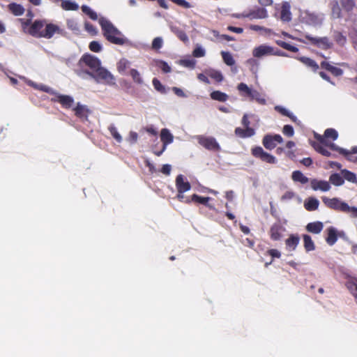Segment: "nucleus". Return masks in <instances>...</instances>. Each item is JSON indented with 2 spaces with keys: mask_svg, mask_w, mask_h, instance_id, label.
<instances>
[{
  "mask_svg": "<svg viewBox=\"0 0 357 357\" xmlns=\"http://www.w3.org/2000/svg\"><path fill=\"white\" fill-rule=\"evenodd\" d=\"M162 39L160 37H156L152 41V48L159 50L162 47Z\"/></svg>",
  "mask_w": 357,
  "mask_h": 357,
  "instance_id": "864d4df0",
  "label": "nucleus"
},
{
  "mask_svg": "<svg viewBox=\"0 0 357 357\" xmlns=\"http://www.w3.org/2000/svg\"><path fill=\"white\" fill-rule=\"evenodd\" d=\"M28 33L35 38L50 39L55 33H61L62 30L56 24H47L45 20H36L29 25Z\"/></svg>",
  "mask_w": 357,
  "mask_h": 357,
  "instance_id": "f257e3e1",
  "label": "nucleus"
},
{
  "mask_svg": "<svg viewBox=\"0 0 357 357\" xmlns=\"http://www.w3.org/2000/svg\"><path fill=\"white\" fill-rule=\"evenodd\" d=\"M211 199V197H201L197 194L192 195L190 198H187L185 201V203L190 204L191 202L204 204L208 207L210 209H213L214 207L208 204V201Z\"/></svg>",
  "mask_w": 357,
  "mask_h": 357,
  "instance_id": "f3484780",
  "label": "nucleus"
},
{
  "mask_svg": "<svg viewBox=\"0 0 357 357\" xmlns=\"http://www.w3.org/2000/svg\"><path fill=\"white\" fill-rule=\"evenodd\" d=\"M348 288L357 300V282H350L349 283Z\"/></svg>",
  "mask_w": 357,
  "mask_h": 357,
  "instance_id": "680f3d73",
  "label": "nucleus"
},
{
  "mask_svg": "<svg viewBox=\"0 0 357 357\" xmlns=\"http://www.w3.org/2000/svg\"><path fill=\"white\" fill-rule=\"evenodd\" d=\"M221 55L224 62L227 66H231L235 64V60L234 59L231 53L222 51L221 52Z\"/></svg>",
  "mask_w": 357,
  "mask_h": 357,
  "instance_id": "ea45409f",
  "label": "nucleus"
},
{
  "mask_svg": "<svg viewBox=\"0 0 357 357\" xmlns=\"http://www.w3.org/2000/svg\"><path fill=\"white\" fill-rule=\"evenodd\" d=\"M85 30L89 33L91 36H96L98 33L97 29L90 22H86L84 23Z\"/></svg>",
  "mask_w": 357,
  "mask_h": 357,
  "instance_id": "3c124183",
  "label": "nucleus"
},
{
  "mask_svg": "<svg viewBox=\"0 0 357 357\" xmlns=\"http://www.w3.org/2000/svg\"><path fill=\"white\" fill-rule=\"evenodd\" d=\"M234 132L236 135L241 138L250 137L255 134V129L252 128H245V129H243L241 128L238 127L235 129Z\"/></svg>",
  "mask_w": 357,
  "mask_h": 357,
  "instance_id": "4be33fe9",
  "label": "nucleus"
},
{
  "mask_svg": "<svg viewBox=\"0 0 357 357\" xmlns=\"http://www.w3.org/2000/svg\"><path fill=\"white\" fill-rule=\"evenodd\" d=\"M319 202L317 198L309 197L304 202V207L308 211H314L318 209Z\"/></svg>",
  "mask_w": 357,
  "mask_h": 357,
  "instance_id": "393cba45",
  "label": "nucleus"
},
{
  "mask_svg": "<svg viewBox=\"0 0 357 357\" xmlns=\"http://www.w3.org/2000/svg\"><path fill=\"white\" fill-rule=\"evenodd\" d=\"M346 213H350L352 218H357V207L349 206L348 211Z\"/></svg>",
  "mask_w": 357,
  "mask_h": 357,
  "instance_id": "774afa93",
  "label": "nucleus"
},
{
  "mask_svg": "<svg viewBox=\"0 0 357 357\" xmlns=\"http://www.w3.org/2000/svg\"><path fill=\"white\" fill-rule=\"evenodd\" d=\"M282 132L287 137H292L294 134V128L290 125H285L283 127Z\"/></svg>",
  "mask_w": 357,
  "mask_h": 357,
  "instance_id": "5fc2aeb1",
  "label": "nucleus"
},
{
  "mask_svg": "<svg viewBox=\"0 0 357 357\" xmlns=\"http://www.w3.org/2000/svg\"><path fill=\"white\" fill-rule=\"evenodd\" d=\"M275 110L284 116L289 117L293 122H296L297 121V118L292 113L289 112L286 108L277 105L275 107Z\"/></svg>",
  "mask_w": 357,
  "mask_h": 357,
  "instance_id": "72a5a7b5",
  "label": "nucleus"
},
{
  "mask_svg": "<svg viewBox=\"0 0 357 357\" xmlns=\"http://www.w3.org/2000/svg\"><path fill=\"white\" fill-rule=\"evenodd\" d=\"M242 16L250 20L264 19L268 17V13L264 8H257V9L250 10L246 13V15H243Z\"/></svg>",
  "mask_w": 357,
  "mask_h": 357,
  "instance_id": "ddd939ff",
  "label": "nucleus"
},
{
  "mask_svg": "<svg viewBox=\"0 0 357 357\" xmlns=\"http://www.w3.org/2000/svg\"><path fill=\"white\" fill-rule=\"evenodd\" d=\"M305 38L313 45L323 50H328L332 47V43L330 42L328 37L317 38L310 35H305Z\"/></svg>",
  "mask_w": 357,
  "mask_h": 357,
  "instance_id": "9d476101",
  "label": "nucleus"
},
{
  "mask_svg": "<svg viewBox=\"0 0 357 357\" xmlns=\"http://www.w3.org/2000/svg\"><path fill=\"white\" fill-rule=\"evenodd\" d=\"M342 174L344 180L345 179V180H347L349 182L354 183H357L356 175L354 172H350L347 169H344L342 171Z\"/></svg>",
  "mask_w": 357,
  "mask_h": 357,
  "instance_id": "4c0bfd02",
  "label": "nucleus"
},
{
  "mask_svg": "<svg viewBox=\"0 0 357 357\" xmlns=\"http://www.w3.org/2000/svg\"><path fill=\"white\" fill-rule=\"evenodd\" d=\"M310 185L312 190H321L323 192H327L331 189V185L329 182L323 180H318L313 178L310 181Z\"/></svg>",
  "mask_w": 357,
  "mask_h": 357,
  "instance_id": "2eb2a0df",
  "label": "nucleus"
},
{
  "mask_svg": "<svg viewBox=\"0 0 357 357\" xmlns=\"http://www.w3.org/2000/svg\"><path fill=\"white\" fill-rule=\"evenodd\" d=\"M340 4L347 12L351 11L355 7V2L353 0H340Z\"/></svg>",
  "mask_w": 357,
  "mask_h": 357,
  "instance_id": "79ce46f5",
  "label": "nucleus"
},
{
  "mask_svg": "<svg viewBox=\"0 0 357 357\" xmlns=\"http://www.w3.org/2000/svg\"><path fill=\"white\" fill-rule=\"evenodd\" d=\"M59 103L61 104L63 108L69 109L72 107L74 103V99L72 96L68 95H62L59 97Z\"/></svg>",
  "mask_w": 357,
  "mask_h": 357,
  "instance_id": "bb28decb",
  "label": "nucleus"
},
{
  "mask_svg": "<svg viewBox=\"0 0 357 357\" xmlns=\"http://www.w3.org/2000/svg\"><path fill=\"white\" fill-rule=\"evenodd\" d=\"M280 19L283 22H289L291 20L290 5L288 2H284L281 7Z\"/></svg>",
  "mask_w": 357,
  "mask_h": 357,
  "instance_id": "aec40b11",
  "label": "nucleus"
},
{
  "mask_svg": "<svg viewBox=\"0 0 357 357\" xmlns=\"http://www.w3.org/2000/svg\"><path fill=\"white\" fill-rule=\"evenodd\" d=\"M8 10L15 16H20L24 14V7L16 3H10L8 5Z\"/></svg>",
  "mask_w": 357,
  "mask_h": 357,
  "instance_id": "a878e982",
  "label": "nucleus"
},
{
  "mask_svg": "<svg viewBox=\"0 0 357 357\" xmlns=\"http://www.w3.org/2000/svg\"><path fill=\"white\" fill-rule=\"evenodd\" d=\"M250 100H255L260 104H265L266 100L261 97L260 93L257 90H253L252 94L250 96Z\"/></svg>",
  "mask_w": 357,
  "mask_h": 357,
  "instance_id": "09e8293b",
  "label": "nucleus"
},
{
  "mask_svg": "<svg viewBox=\"0 0 357 357\" xmlns=\"http://www.w3.org/2000/svg\"><path fill=\"white\" fill-rule=\"evenodd\" d=\"M82 63L91 70V73H94L101 66L100 59L89 54H84L81 57L79 63L82 64Z\"/></svg>",
  "mask_w": 357,
  "mask_h": 357,
  "instance_id": "423d86ee",
  "label": "nucleus"
},
{
  "mask_svg": "<svg viewBox=\"0 0 357 357\" xmlns=\"http://www.w3.org/2000/svg\"><path fill=\"white\" fill-rule=\"evenodd\" d=\"M273 53V47L266 45L256 47L252 51L253 56L257 58H260L265 55H271Z\"/></svg>",
  "mask_w": 357,
  "mask_h": 357,
  "instance_id": "dca6fc26",
  "label": "nucleus"
},
{
  "mask_svg": "<svg viewBox=\"0 0 357 357\" xmlns=\"http://www.w3.org/2000/svg\"><path fill=\"white\" fill-rule=\"evenodd\" d=\"M208 75L217 82H221L223 80V75L220 71L213 70Z\"/></svg>",
  "mask_w": 357,
  "mask_h": 357,
  "instance_id": "603ef678",
  "label": "nucleus"
},
{
  "mask_svg": "<svg viewBox=\"0 0 357 357\" xmlns=\"http://www.w3.org/2000/svg\"><path fill=\"white\" fill-rule=\"evenodd\" d=\"M170 1L182 8H191V4L189 2L186 1L185 0H170Z\"/></svg>",
  "mask_w": 357,
  "mask_h": 357,
  "instance_id": "6e6d98bb",
  "label": "nucleus"
},
{
  "mask_svg": "<svg viewBox=\"0 0 357 357\" xmlns=\"http://www.w3.org/2000/svg\"><path fill=\"white\" fill-rule=\"evenodd\" d=\"M282 142L283 139L280 135H266L263 137L262 144L266 149L273 150L278 144H281Z\"/></svg>",
  "mask_w": 357,
  "mask_h": 357,
  "instance_id": "6e6552de",
  "label": "nucleus"
},
{
  "mask_svg": "<svg viewBox=\"0 0 357 357\" xmlns=\"http://www.w3.org/2000/svg\"><path fill=\"white\" fill-rule=\"evenodd\" d=\"M156 66L160 68L162 72L165 73H168L171 72V67L168 65V63L165 61H156Z\"/></svg>",
  "mask_w": 357,
  "mask_h": 357,
  "instance_id": "de8ad7c7",
  "label": "nucleus"
},
{
  "mask_svg": "<svg viewBox=\"0 0 357 357\" xmlns=\"http://www.w3.org/2000/svg\"><path fill=\"white\" fill-rule=\"evenodd\" d=\"M130 62L126 59H121L117 63V69L120 73H123L129 66Z\"/></svg>",
  "mask_w": 357,
  "mask_h": 357,
  "instance_id": "a18cd8bd",
  "label": "nucleus"
},
{
  "mask_svg": "<svg viewBox=\"0 0 357 357\" xmlns=\"http://www.w3.org/2000/svg\"><path fill=\"white\" fill-rule=\"evenodd\" d=\"M130 75L131 76L133 82H135L136 84H143V82H144L143 79L142 78L140 73H139V71L137 70L134 69V68L131 69L130 70Z\"/></svg>",
  "mask_w": 357,
  "mask_h": 357,
  "instance_id": "a19ab883",
  "label": "nucleus"
},
{
  "mask_svg": "<svg viewBox=\"0 0 357 357\" xmlns=\"http://www.w3.org/2000/svg\"><path fill=\"white\" fill-rule=\"evenodd\" d=\"M171 170H172V167L170 165H168V164H166V165H163L162 168H161V170L160 172L165 174V175H169L170 173H171Z\"/></svg>",
  "mask_w": 357,
  "mask_h": 357,
  "instance_id": "338daca9",
  "label": "nucleus"
},
{
  "mask_svg": "<svg viewBox=\"0 0 357 357\" xmlns=\"http://www.w3.org/2000/svg\"><path fill=\"white\" fill-rule=\"evenodd\" d=\"M329 181L336 186L342 185L344 182L343 176L337 173L332 174L329 177Z\"/></svg>",
  "mask_w": 357,
  "mask_h": 357,
  "instance_id": "f704fd0d",
  "label": "nucleus"
},
{
  "mask_svg": "<svg viewBox=\"0 0 357 357\" xmlns=\"http://www.w3.org/2000/svg\"><path fill=\"white\" fill-rule=\"evenodd\" d=\"M285 231L286 228L280 222H278L271 226L268 234L272 241H279L282 239Z\"/></svg>",
  "mask_w": 357,
  "mask_h": 357,
  "instance_id": "0eeeda50",
  "label": "nucleus"
},
{
  "mask_svg": "<svg viewBox=\"0 0 357 357\" xmlns=\"http://www.w3.org/2000/svg\"><path fill=\"white\" fill-rule=\"evenodd\" d=\"M61 8L65 10H77L79 6L71 0H61Z\"/></svg>",
  "mask_w": 357,
  "mask_h": 357,
  "instance_id": "473e14b6",
  "label": "nucleus"
},
{
  "mask_svg": "<svg viewBox=\"0 0 357 357\" xmlns=\"http://www.w3.org/2000/svg\"><path fill=\"white\" fill-rule=\"evenodd\" d=\"M303 240L304 243V248L306 252H310L315 249V245L312 240V238L308 234L303 235Z\"/></svg>",
  "mask_w": 357,
  "mask_h": 357,
  "instance_id": "2f4dec72",
  "label": "nucleus"
},
{
  "mask_svg": "<svg viewBox=\"0 0 357 357\" xmlns=\"http://www.w3.org/2000/svg\"><path fill=\"white\" fill-rule=\"evenodd\" d=\"M176 187L178 192H185L190 190V183L185 178L184 176L179 174L176 178Z\"/></svg>",
  "mask_w": 357,
  "mask_h": 357,
  "instance_id": "4468645a",
  "label": "nucleus"
},
{
  "mask_svg": "<svg viewBox=\"0 0 357 357\" xmlns=\"http://www.w3.org/2000/svg\"><path fill=\"white\" fill-rule=\"evenodd\" d=\"M82 11L88 15L92 20H98V15L97 13L93 11L90 7H89L86 5H83L81 7Z\"/></svg>",
  "mask_w": 357,
  "mask_h": 357,
  "instance_id": "58836bf2",
  "label": "nucleus"
},
{
  "mask_svg": "<svg viewBox=\"0 0 357 357\" xmlns=\"http://www.w3.org/2000/svg\"><path fill=\"white\" fill-rule=\"evenodd\" d=\"M181 63L183 66L190 68H194L196 64L195 61L192 59H184Z\"/></svg>",
  "mask_w": 357,
  "mask_h": 357,
  "instance_id": "052dcab7",
  "label": "nucleus"
},
{
  "mask_svg": "<svg viewBox=\"0 0 357 357\" xmlns=\"http://www.w3.org/2000/svg\"><path fill=\"white\" fill-rule=\"evenodd\" d=\"M324 225L319 221L310 222L306 226V230L314 234H319L322 231Z\"/></svg>",
  "mask_w": 357,
  "mask_h": 357,
  "instance_id": "b1692460",
  "label": "nucleus"
},
{
  "mask_svg": "<svg viewBox=\"0 0 357 357\" xmlns=\"http://www.w3.org/2000/svg\"><path fill=\"white\" fill-rule=\"evenodd\" d=\"M251 153L253 157L259 159L261 161L268 164H276L278 160L276 158L265 151L262 147L259 146H254L251 149Z\"/></svg>",
  "mask_w": 357,
  "mask_h": 357,
  "instance_id": "20e7f679",
  "label": "nucleus"
},
{
  "mask_svg": "<svg viewBox=\"0 0 357 357\" xmlns=\"http://www.w3.org/2000/svg\"><path fill=\"white\" fill-rule=\"evenodd\" d=\"M192 55L197 58L202 57L205 55V50L201 47H197L193 50Z\"/></svg>",
  "mask_w": 357,
  "mask_h": 357,
  "instance_id": "bf43d9fd",
  "label": "nucleus"
},
{
  "mask_svg": "<svg viewBox=\"0 0 357 357\" xmlns=\"http://www.w3.org/2000/svg\"><path fill=\"white\" fill-rule=\"evenodd\" d=\"M160 139L163 143V150H165L166 146L173 142L174 137L168 129L163 128L160 132Z\"/></svg>",
  "mask_w": 357,
  "mask_h": 357,
  "instance_id": "5701e85b",
  "label": "nucleus"
},
{
  "mask_svg": "<svg viewBox=\"0 0 357 357\" xmlns=\"http://www.w3.org/2000/svg\"><path fill=\"white\" fill-rule=\"evenodd\" d=\"M210 96L212 100L222 102H226L229 98V96L227 93L220 91H213L211 93Z\"/></svg>",
  "mask_w": 357,
  "mask_h": 357,
  "instance_id": "c85d7f7f",
  "label": "nucleus"
},
{
  "mask_svg": "<svg viewBox=\"0 0 357 357\" xmlns=\"http://www.w3.org/2000/svg\"><path fill=\"white\" fill-rule=\"evenodd\" d=\"M98 82H102L107 84H114V77L107 69L100 67L94 73L86 72Z\"/></svg>",
  "mask_w": 357,
  "mask_h": 357,
  "instance_id": "39448f33",
  "label": "nucleus"
},
{
  "mask_svg": "<svg viewBox=\"0 0 357 357\" xmlns=\"http://www.w3.org/2000/svg\"><path fill=\"white\" fill-rule=\"evenodd\" d=\"M89 50L93 52H100L102 50L101 44L96 40L91 41L89 45Z\"/></svg>",
  "mask_w": 357,
  "mask_h": 357,
  "instance_id": "8fccbe9b",
  "label": "nucleus"
},
{
  "mask_svg": "<svg viewBox=\"0 0 357 357\" xmlns=\"http://www.w3.org/2000/svg\"><path fill=\"white\" fill-rule=\"evenodd\" d=\"M324 144L326 146H328L330 149H331L333 151H337L342 155H344L345 156L349 155V151H347L342 148L337 146L334 143H330V144L326 143Z\"/></svg>",
  "mask_w": 357,
  "mask_h": 357,
  "instance_id": "c03bdc74",
  "label": "nucleus"
},
{
  "mask_svg": "<svg viewBox=\"0 0 357 357\" xmlns=\"http://www.w3.org/2000/svg\"><path fill=\"white\" fill-rule=\"evenodd\" d=\"M276 44L279 45L280 47L284 48V50H287L288 51H290L291 52H298V48L296 46L291 45V44H289L283 40H276Z\"/></svg>",
  "mask_w": 357,
  "mask_h": 357,
  "instance_id": "e433bc0d",
  "label": "nucleus"
},
{
  "mask_svg": "<svg viewBox=\"0 0 357 357\" xmlns=\"http://www.w3.org/2000/svg\"><path fill=\"white\" fill-rule=\"evenodd\" d=\"M291 178L295 182H300L302 184H305L308 182L309 179L307 177L298 170H296L292 172Z\"/></svg>",
  "mask_w": 357,
  "mask_h": 357,
  "instance_id": "c756f323",
  "label": "nucleus"
},
{
  "mask_svg": "<svg viewBox=\"0 0 357 357\" xmlns=\"http://www.w3.org/2000/svg\"><path fill=\"white\" fill-rule=\"evenodd\" d=\"M75 115L82 121H87L91 110L86 105L77 102L76 106L73 108Z\"/></svg>",
  "mask_w": 357,
  "mask_h": 357,
  "instance_id": "9b49d317",
  "label": "nucleus"
},
{
  "mask_svg": "<svg viewBox=\"0 0 357 357\" xmlns=\"http://www.w3.org/2000/svg\"><path fill=\"white\" fill-rule=\"evenodd\" d=\"M324 144H317V143H315L314 142L312 146L314 147V149L319 153H321V155H324V156H326V157H330L331 156V153L327 150L326 149V147H324Z\"/></svg>",
  "mask_w": 357,
  "mask_h": 357,
  "instance_id": "c9c22d12",
  "label": "nucleus"
},
{
  "mask_svg": "<svg viewBox=\"0 0 357 357\" xmlns=\"http://www.w3.org/2000/svg\"><path fill=\"white\" fill-rule=\"evenodd\" d=\"M250 29L251 30H252V31H263L266 33H270L271 32V30L269 29H267V28H265L264 26H259V25H255V24H251L250 26Z\"/></svg>",
  "mask_w": 357,
  "mask_h": 357,
  "instance_id": "13d9d810",
  "label": "nucleus"
},
{
  "mask_svg": "<svg viewBox=\"0 0 357 357\" xmlns=\"http://www.w3.org/2000/svg\"><path fill=\"white\" fill-rule=\"evenodd\" d=\"M297 59L302 63L310 68L314 73H317L319 68L318 63L311 58L307 56L297 57Z\"/></svg>",
  "mask_w": 357,
  "mask_h": 357,
  "instance_id": "6ab92c4d",
  "label": "nucleus"
},
{
  "mask_svg": "<svg viewBox=\"0 0 357 357\" xmlns=\"http://www.w3.org/2000/svg\"><path fill=\"white\" fill-rule=\"evenodd\" d=\"M199 144L209 151H219L220 146L215 139L212 137L200 136L198 137Z\"/></svg>",
  "mask_w": 357,
  "mask_h": 357,
  "instance_id": "1a4fd4ad",
  "label": "nucleus"
},
{
  "mask_svg": "<svg viewBox=\"0 0 357 357\" xmlns=\"http://www.w3.org/2000/svg\"><path fill=\"white\" fill-rule=\"evenodd\" d=\"M267 254L271 256L273 258H280L281 253L276 249H270L267 251Z\"/></svg>",
  "mask_w": 357,
  "mask_h": 357,
  "instance_id": "69168bd1",
  "label": "nucleus"
},
{
  "mask_svg": "<svg viewBox=\"0 0 357 357\" xmlns=\"http://www.w3.org/2000/svg\"><path fill=\"white\" fill-rule=\"evenodd\" d=\"M300 241V238L296 234H291L287 239L285 241V243L287 248L291 250H294Z\"/></svg>",
  "mask_w": 357,
  "mask_h": 357,
  "instance_id": "cd10ccee",
  "label": "nucleus"
},
{
  "mask_svg": "<svg viewBox=\"0 0 357 357\" xmlns=\"http://www.w3.org/2000/svg\"><path fill=\"white\" fill-rule=\"evenodd\" d=\"M321 199L325 206L328 208L343 213L348 211V204L341 201L339 198H328L326 197H322Z\"/></svg>",
  "mask_w": 357,
  "mask_h": 357,
  "instance_id": "7ed1b4c3",
  "label": "nucleus"
},
{
  "mask_svg": "<svg viewBox=\"0 0 357 357\" xmlns=\"http://www.w3.org/2000/svg\"><path fill=\"white\" fill-rule=\"evenodd\" d=\"M68 27L73 31H78L79 26L76 22L73 20H69L67 21Z\"/></svg>",
  "mask_w": 357,
  "mask_h": 357,
  "instance_id": "0e129e2a",
  "label": "nucleus"
},
{
  "mask_svg": "<svg viewBox=\"0 0 357 357\" xmlns=\"http://www.w3.org/2000/svg\"><path fill=\"white\" fill-rule=\"evenodd\" d=\"M314 137L320 144H323L327 143L326 139H332L333 140L337 139L338 137V133L333 128H328L325 130L324 135L315 134Z\"/></svg>",
  "mask_w": 357,
  "mask_h": 357,
  "instance_id": "f8f14e48",
  "label": "nucleus"
},
{
  "mask_svg": "<svg viewBox=\"0 0 357 357\" xmlns=\"http://www.w3.org/2000/svg\"><path fill=\"white\" fill-rule=\"evenodd\" d=\"M108 130H109V132L112 135V136L115 139V140L117 142L120 143L122 142L121 135L119 133L116 128L113 124L110 125L108 127Z\"/></svg>",
  "mask_w": 357,
  "mask_h": 357,
  "instance_id": "37998d69",
  "label": "nucleus"
},
{
  "mask_svg": "<svg viewBox=\"0 0 357 357\" xmlns=\"http://www.w3.org/2000/svg\"><path fill=\"white\" fill-rule=\"evenodd\" d=\"M327 236L326 241L329 245H333L337 241V230L333 227H330L326 229Z\"/></svg>",
  "mask_w": 357,
  "mask_h": 357,
  "instance_id": "412c9836",
  "label": "nucleus"
},
{
  "mask_svg": "<svg viewBox=\"0 0 357 357\" xmlns=\"http://www.w3.org/2000/svg\"><path fill=\"white\" fill-rule=\"evenodd\" d=\"M320 67L321 68L330 72L335 77L341 76L343 74V70L341 68L333 66L326 61H321L320 63Z\"/></svg>",
  "mask_w": 357,
  "mask_h": 357,
  "instance_id": "a211bd4d",
  "label": "nucleus"
},
{
  "mask_svg": "<svg viewBox=\"0 0 357 357\" xmlns=\"http://www.w3.org/2000/svg\"><path fill=\"white\" fill-rule=\"evenodd\" d=\"M154 89L161 93H165L166 90L165 86L162 84L159 79L153 78L152 81Z\"/></svg>",
  "mask_w": 357,
  "mask_h": 357,
  "instance_id": "49530a36",
  "label": "nucleus"
},
{
  "mask_svg": "<svg viewBox=\"0 0 357 357\" xmlns=\"http://www.w3.org/2000/svg\"><path fill=\"white\" fill-rule=\"evenodd\" d=\"M332 12L333 15H336V17L340 18L342 17L341 9L337 2H335V5L333 6Z\"/></svg>",
  "mask_w": 357,
  "mask_h": 357,
  "instance_id": "e2e57ef3",
  "label": "nucleus"
},
{
  "mask_svg": "<svg viewBox=\"0 0 357 357\" xmlns=\"http://www.w3.org/2000/svg\"><path fill=\"white\" fill-rule=\"evenodd\" d=\"M237 89L238 90L241 96L246 98H250L253 89L248 86V85L243 82L238 84Z\"/></svg>",
  "mask_w": 357,
  "mask_h": 357,
  "instance_id": "7c9ffc66",
  "label": "nucleus"
},
{
  "mask_svg": "<svg viewBox=\"0 0 357 357\" xmlns=\"http://www.w3.org/2000/svg\"><path fill=\"white\" fill-rule=\"evenodd\" d=\"M335 40L340 45H344L347 40L346 37L340 32L336 33Z\"/></svg>",
  "mask_w": 357,
  "mask_h": 357,
  "instance_id": "4d7b16f0",
  "label": "nucleus"
},
{
  "mask_svg": "<svg viewBox=\"0 0 357 357\" xmlns=\"http://www.w3.org/2000/svg\"><path fill=\"white\" fill-rule=\"evenodd\" d=\"M98 22L101 26L102 35L108 42L118 45L128 43V38L109 20L100 17Z\"/></svg>",
  "mask_w": 357,
  "mask_h": 357,
  "instance_id": "f03ea898",
  "label": "nucleus"
}]
</instances>
